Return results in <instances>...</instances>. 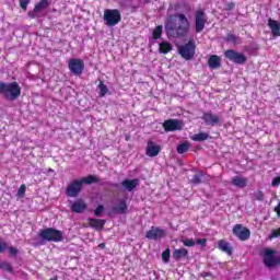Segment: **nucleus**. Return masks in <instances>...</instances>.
Masks as SVG:
<instances>
[{
    "label": "nucleus",
    "instance_id": "nucleus-33",
    "mask_svg": "<svg viewBox=\"0 0 280 280\" xmlns=\"http://www.w3.org/2000/svg\"><path fill=\"white\" fill-rule=\"evenodd\" d=\"M98 89H100V97H105L106 93H108V86L106 84H104V81H101L98 84Z\"/></svg>",
    "mask_w": 280,
    "mask_h": 280
},
{
    "label": "nucleus",
    "instance_id": "nucleus-17",
    "mask_svg": "<svg viewBox=\"0 0 280 280\" xmlns=\"http://www.w3.org/2000/svg\"><path fill=\"white\" fill-rule=\"evenodd\" d=\"M145 154L151 159H154V156H159V154H161V145L156 144L154 141H148Z\"/></svg>",
    "mask_w": 280,
    "mask_h": 280
},
{
    "label": "nucleus",
    "instance_id": "nucleus-38",
    "mask_svg": "<svg viewBox=\"0 0 280 280\" xmlns=\"http://www.w3.org/2000/svg\"><path fill=\"white\" fill-rule=\"evenodd\" d=\"M182 242L184 246H187L188 248H194V246H196V241L191 238H185Z\"/></svg>",
    "mask_w": 280,
    "mask_h": 280
},
{
    "label": "nucleus",
    "instance_id": "nucleus-9",
    "mask_svg": "<svg viewBox=\"0 0 280 280\" xmlns=\"http://www.w3.org/2000/svg\"><path fill=\"white\" fill-rule=\"evenodd\" d=\"M68 69L72 75H80L84 73V60L72 58L68 62Z\"/></svg>",
    "mask_w": 280,
    "mask_h": 280
},
{
    "label": "nucleus",
    "instance_id": "nucleus-7",
    "mask_svg": "<svg viewBox=\"0 0 280 280\" xmlns=\"http://www.w3.org/2000/svg\"><path fill=\"white\" fill-rule=\"evenodd\" d=\"M224 57L233 62L234 65H246L248 58L243 52H240L235 49H228L224 51Z\"/></svg>",
    "mask_w": 280,
    "mask_h": 280
},
{
    "label": "nucleus",
    "instance_id": "nucleus-13",
    "mask_svg": "<svg viewBox=\"0 0 280 280\" xmlns=\"http://www.w3.org/2000/svg\"><path fill=\"white\" fill-rule=\"evenodd\" d=\"M165 235H167L165 233V230H163L161 228H155V226H151V229L149 231H147V233H145L147 240H151L153 242L163 240V237H165Z\"/></svg>",
    "mask_w": 280,
    "mask_h": 280
},
{
    "label": "nucleus",
    "instance_id": "nucleus-43",
    "mask_svg": "<svg viewBox=\"0 0 280 280\" xmlns=\"http://www.w3.org/2000/svg\"><path fill=\"white\" fill-rule=\"evenodd\" d=\"M196 244H197L198 246H201V248H205V247L207 246V238H198V240L196 241Z\"/></svg>",
    "mask_w": 280,
    "mask_h": 280
},
{
    "label": "nucleus",
    "instance_id": "nucleus-2",
    "mask_svg": "<svg viewBox=\"0 0 280 280\" xmlns=\"http://www.w3.org/2000/svg\"><path fill=\"white\" fill-rule=\"evenodd\" d=\"M0 95L10 102H14L21 97V85L16 81L11 83L0 82Z\"/></svg>",
    "mask_w": 280,
    "mask_h": 280
},
{
    "label": "nucleus",
    "instance_id": "nucleus-23",
    "mask_svg": "<svg viewBox=\"0 0 280 280\" xmlns=\"http://www.w3.org/2000/svg\"><path fill=\"white\" fill-rule=\"evenodd\" d=\"M187 257H189V250H187V248H179L173 252V259H175V261L187 259Z\"/></svg>",
    "mask_w": 280,
    "mask_h": 280
},
{
    "label": "nucleus",
    "instance_id": "nucleus-42",
    "mask_svg": "<svg viewBox=\"0 0 280 280\" xmlns=\"http://www.w3.org/2000/svg\"><path fill=\"white\" fill-rule=\"evenodd\" d=\"M264 191L261 190H258L256 194H255V200H258V202H264Z\"/></svg>",
    "mask_w": 280,
    "mask_h": 280
},
{
    "label": "nucleus",
    "instance_id": "nucleus-41",
    "mask_svg": "<svg viewBox=\"0 0 280 280\" xmlns=\"http://www.w3.org/2000/svg\"><path fill=\"white\" fill-rule=\"evenodd\" d=\"M8 250V242H4L0 238V255Z\"/></svg>",
    "mask_w": 280,
    "mask_h": 280
},
{
    "label": "nucleus",
    "instance_id": "nucleus-45",
    "mask_svg": "<svg viewBox=\"0 0 280 280\" xmlns=\"http://www.w3.org/2000/svg\"><path fill=\"white\" fill-rule=\"evenodd\" d=\"M225 10H226L228 12H231V11L235 10V3H234V2H229V3L226 4V7H225Z\"/></svg>",
    "mask_w": 280,
    "mask_h": 280
},
{
    "label": "nucleus",
    "instance_id": "nucleus-21",
    "mask_svg": "<svg viewBox=\"0 0 280 280\" xmlns=\"http://www.w3.org/2000/svg\"><path fill=\"white\" fill-rule=\"evenodd\" d=\"M208 67L210 69H220L222 67V59L218 55H211L208 59Z\"/></svg>",
    "mask_w": 280,
    "mask_h": 280
},
{
    "label": "nucleus",
    "instance_id": "nucleus-47",
    "mask_svg": "<svg viewBox=\"0 0 280 280\" xmlns=\"http://www.w3.org/2000/svg\"><path fill=\"white\" fill-rule=\"evenodd\" d=\"M200 277H202L203 279H207V277H211V272H201Z\"/></svg>",
    "mask_w": 280,
    "mask_h": 280
},
{
    "label": "nucleus",
    "instance_id": "nucleus-14",
    "mask_svg": "<svg viewBox=\"0 0 280 280\" xmlns=\"http://www.w3.org/2000/svg\"><path fill=\"white\" fill-rule=\"evenodd\" d=\"M47 8H49V0H40L35 4L32 11H28L27 16L30 19H38V14H40L43 10H47Z\"/></svg>",
    "mask_w": 280,
    "mask_h": 280
},
{
    "label": "nucleus",
    "instance_id": "nucleus-12",
    "mask_svg": "<svg viewBox=\"0 0 280 280\" xmlns=\"http://www.w3.org/2000/svg\"><path fill=\"white\" fill-rule=\"evenodd\" d=\"M162 126L165 132H176V130H183V126H185V124H183V120L167 119L164 120Z\"/></svg>",
    "mask_w": 280,
    "mask_h": 280
},
{
    "label": "nucleus",
    "instance_id": "nucleus-10",
    "mask_svg": "<svg viewBox=\"0 0 280 280\" xmlns=\"http://www.w3.org/2000/svg\"><path fill=\"white\" fill-rule=\"evenodd\" d=\"M205 25H207V13L202 10H197L195 12V32L200 34L205 30Z\"/></svg>",
    "mask_w": 280,
    "mask_h": 280
},
{
    "label": "nucleus",
    "instance_id": "nucleus-35",
    "mask_svg": "<svg viewBox=\"0 0 280 280\" xmlns=\"http://www.w3.org/2000/svg\"><path fill=\"white\" fill-rule=\"evenodd\" d=\"M172 256V250L170 248H166L162 253V260L164 264H170V257Z\"/></svg>",
    "mask_w": 280,
    "mask_h": 280
},
{
    "label": "nucleus",
    "instance_id": "nucleus-46",
    "mask_svg": "<svg viewBox=\"0 0 280 280\" xmlns=\"http://www.w3.org/2000/svg\"><path fill=\"white\" fill-rule=\"evenodd\" d=\"M279 185H280V176L275 177V178L272 179V182H271V186H272V187H279Z\"/></svg>",
    "mask_w": 280,
    "mask_h": 280
},
{
    "label": "nucleus",
    "instance_id": "nucleus-34",
    "mask_svg": "<svg viewBox=\"0 0 280 280\" xmlns=\"http://www.w3.org/2000/svg\"><path fill=\"white\" fill-rule=\"evenodd\" d=\"M163 35V26L159 25L153 31V40H159L161 36Z\"/></svg>",
    "mask_w": 280,
    "mask_h": 280
},
{
    "label": "nucleus",
    "instance_id": "nucleus-50",
    "mask_svg": "<svg viewBox=\"0 0 280 280\" xmlns=\"http://www.w3.org/2000/svg\"><path fill=\"white\" fill-rule=\"evenodd\" d=\"M113 187H119V184H113Z\"/></svg>",
    "mask_w": 280,
    "mask_h": 280
},
{
    "label": "nucleus",
    "instance_id": "nucleus-1",
    "mask_svg": "<svg viewBox=\"0 0 280 280\" xmlns=\"http://www.w3.org/2000/svg\"><path fill=\"white\" fill-rule=\"evenodd\" d=\"M165 31L171 38H183L189 33V20L183 13L171 15Z\"/></svg>",
    "mask_w": 280,
    "mask_h": 280
},
{
    "label": "nucleus",
    "instance_id": "nucleus-29",
    "mask_svg": "<svg viewBox=\"0 0 280 280\" xmlns=\"http://www.w3.org/2000/svg\"><path fill=\"white\" fill-rule=\"evenodd\" d=\"M0 270H4V272H9L10 275H14V267L9 261H0Z\"/></svg>",
    "mask_w": 280,
    "mask_h": 280
},
{
    "label": "nucleus",
    "instance_id": "nucleus-3",
    "mask_svg": "<svg viewBox=\"0 0 280 280\" xmlns=\"http://www.w3.org/2000/svg\"><path fill=\"white\" fill-rule=\"evenodd\" d=\"M39 237L44 242H62V240H65V234L62 231L54 228H47L39 231Z\"/></svg>",
    "mask_w": 280,
    "mask_h": 280
},
{
    "label": "nucleus",
    "instance_id": "nucleus-20",
    "mask_svg": "<svg viewBox=\"0 0 280 280\" xmlns=\"http://www.w3.org/2000/svg\"><path fill=\"white\" fill-rule=\"evenodd\" d=\"M139 185V179H124L121 182V187L126 189V191H135L137 189V186Z\"/></svg>",
    "mask_w": 280,
    "mask_h": 280
},
{
    "label": "nucleus",
    "instance_id": "nucleus-44",
    "mask_svg": "<svg viewBox=\"0 0 280 280\" xmlns=\"http://www.w3.org/2000/svg\"><path fill=\"white\" fill-rule=\"evenodd\" d=\"M277 237H280V232H279V230H273L271 232V234L269 235V240H275Z\"/></svg>",
    "mask_w": 280,
    "mask_h": 280
},
{
    "label": "nucleus",
    "instance_id": "nucleus-28",
    "mask_svg": "<svg viewBox=\"0 0 280 280\" xmlns=\"http://www.w3.org/2000/svg\"><path fill=\"white\" fill-rule=\"evenodd\" d=\"M225 43H233V45H242V37H237L231 33H228L225 37Z\"/></svg>",
    "mask_w": 280,
    "mask_h": 280
},
{
    "label": "nucleus",
    "instance_id": "nucleus-11",
    "mask_svg": "<svg viewBox=\"0 0 280 280\" xmlns=\"http://www.w3.org/2000/svg\"><path fill=\"white\" fill-rule=\"evenodd\" d=\"M233 235L241 240V242H246L250 240V230L248 228H244L242 224L234 225L232 230Z\"/></svg>",
    "mask_w": 280,
    "mask_h": 280
},
{
    "label": "nucleus",
    "instance_id": "nucleus-31",
    "mask_svg": "<svg viewBox=\"0 0 280 280\" xmlns=\"http://www.w3.org/2000/svg\"><path fill=\"white\" fill-rule=\"evenodd\" d=\"M189 148H191V144L189 142L185 141L177 145V154H185V152H189Z\"/></svg>",
    "mask_w": 280,
    "mask_h": 280
},
{
    "label": "nucleus",
    "instance_id": "nucleus-4",
    "mask_svg": "<svg viewBox=\"0 0 280 280\" xmlns=\"http://www.w3.org/2000/svg\"><path fill=\"white\" fill-rule=\"evenodd\" d=\"M261 257L266 268H277V266H280V256L277 255L275 249L264 248Z\"/></svg>",
    "mask_w": 280,
    "mask_h": 280
},
{
    "label": "nucleus",
    "instance_id": "nucleus-26",
    "mask_svg": "<svg viewBox=\"0 0 280 280\" xmlns=\"http://www.w3.org/2000/svg\"><path fill=\"white\" fill-rule=\"evenodd\" d=\"M174 49V46L170 44L168 42H162L160 43L159 51L160 54H170Z\"/></svg>",
    "mask_w": 280,
    "mask_h": 280
},
{
    "label": "nucleus",
    "instance_id": "nucleus-40",
    "mask_svg": "<svg viewBox=\"0 0 280 280\" xmlns=\"http://www.w3.org/2000/svg\"><path fill=\"white\" fill-rule=\"evenodd\" d=\"M19 2H20V8L23 10V12H27L30 0H19Z\"/></svg>",
    "mask_w": 280,
    "mask_h": 280
},
{
    "label": "nucleus",
    "instance_id": "nucleus-22",
    "mask_svg": "<svg viewBox=\"0 0 280 280\" xmlns=\"http://www.w3.org/2000/svg\"><path fill=\"white\" fill-rule=\"evenodd\" d=\"M218 248L219 250H222V253H226L229 257L233 255V246H231V243L224 240L219 241Z\"/></svg>",
    "mask_w": 280,
    "mask_h": 280
},
{
    "label": "nucleus",
    "instance_id": "nucleus-16",
    "mask_svg": "<svg viewBox=\"0 0 280 280\" xmlns=\"http://www.w3.org/2000/svg\"><path fill=\"white\" fill-rule=\"evenodd\" d=\"M202 121H205L206 126H220V116L213 115L211 112L203 113L201 117Z\"/></svg>",
    "mask_w": 280,
    "mask_h": 280
},
{
    "label": "nucleus",
    "instance_id": "nucleus-27",
    "mask_svg": "<svg viewBox=\"0 0 280 280\" xmlns=\"http://www.w3.org/2000/svg\"><path fill=\"white\" fill-rule=\"evenodd\" d=\"M191 141H197L201 143L202 141H207L209 139V133L207 132H199L195 133L194 136L190 137Z\"/></svg>",
    "mask_w": 280,
    "mask_h": 280
},
{
    "label": "nucleus",
    "instance_id": "nucleus-48",
    "mask_svg": "<svg viewBox=\"0 0 280 280\" xmlns=\"http://www.w3.org/2000/svg\"><path fill=\"white\" fill-rule=\"evenodd\" d=\"M276 212L278 213V217L280 218V206L278 208H276Z\"/></svg>",
    "mask_w": 280,
    "mask_h": 280
},
{
    "label": "nucleus",
    "instance_id": "nucleus-25",
    "mask_svg": "<svg viewBox=\"0 0 280 280\" xmlns=\"http://www.w3.org/2000/svg\"><path fill=\"white\" fill-rule=\"evenodd\" d=\"M232 185L238 187V189H244L248 185V179L246 177L234 176L232 178Z\"/></svg>",
    "mask_w": 280,
    "mask_h": 280
},
{
    "label": "nucleus",
    "instance_id": "nucleus-15",
    "mask_svg": "<svg viewBox=\"0 0 280 280\" xmlns=\"http://www.w3.org/2000/svg\"><path fill=\"white\" fill-rule=\"evenodd\" d=\"M110 213L126 215L128 213V202H126V199H120L119 202L114 205L110 209Z\"/></svg>",
    "mask_w": 280,
    "mask_h": 280
},
{
    "label": "nucleus",
    "instance_id": "nucleus-24",
    "mask_svg": "<svg viewBox=\"0 0 280 280\" xmlns=\"http://www.w3.org/2000/svg\"><path fill=\"white\" fill-rule=\"evenodd\" d=\"M268 27L271 30L272 36H280V23L276 20H272V18H269L268 20Z\"/></svg>",
    "mask_w": 280,
    "mask_h": 280
},
{
    "label": "nucleus",
    "instance_id": "nucleus-39",
    "mask_svg": "<svg viewBox=\"0 0 280 280\" xmlns=\"http://www.w3.org/2000/svg\"><path fill=\"white\" fill-rule=\"evenodd\" d=\"M27 189V186L25 184H22L18 190V196L19 198H24L25 197V191Z\"/></svg>",
    "mask_w": 280,
    "mask_h": 280
},
{
    "label": "nucleus",
    "instance_id": "nucleus-6",
    "mask_svg": "<svg viewBox=\"0 0 280 280\" xmlns=\"http://www.w3.org/2000/svg\"><path fill=\"white\" fill-rule=\"evenodd\" d=\"M178 54L184 60H192L196 56V42L189 39L187 44L179 46Z\"/></svg>",
    "mask_w": 280,
    "mask_h": 280
},
{
    "label": "nucleus",
    "instance_id": "nucleus-8",
    "mask_svg": "<svg viewBox=\"0 0 280 280\" xmlns=\"http://www.w3.org/2000/svg\"><path fill=\"white\" fill-rule=\"evenodd\" d=\"M82 187L84 186L81 179H74L68 185L66 189V196H68L69 198H78V196H80V192L82 191Z\"/></svg>",
    "mask_w": 280,
    "mask_h": 280
},
{
    "label": "nucleus",
    "instance_id": "nucleus-30",
    "mask_svg": "<svg viewBox=\"0 0 280 280\" xmlns=\"http://www.w3.org/2000/svg\"><path fill=\"white\" fill-rule=\"evenodd\" d=\"M82 185H93V183H100V179L95 175H89L88 177H83L80 179Z\"/></svg>",
    "mask_w": 280,
    "mask_h": 280
},
{
    "label": "nucleus",
    "instance_id": "nucleus-49",
    "mask_svg": "<svg viewBox=\"0 0 280 280\" xmlns=\"http://www.w3.org/2000/svg\"><path fill=\"white\" fill-rule=\"evenodd\" d=\"M98 246H100L101 248H106V244H104V243H101Z\"/></svg>",
    "mask_w": 280,
    "mask_h": 280
},
{
    "label": "nucleus",
    "instance_id": "nucleus-32",
    "mask_svg": "<svg viewBox=\"0 0 280 280\" xmlns=\"http://www.w3.org/2000/svg\"><path fill=\"white\" fill-rule=\"evenodd\" d=\"M202 178H205V173L200 172V173H197L192 176L190 183L192 185H200L202 184Z\"/></svg>",
    "mask_w": 280,
    "mask_h": 280
},
{
    "label": "nucleus",
    "instance_id": "nucleus-18",
    "mask_svg": "<svg viewBox=\"0 0 280 280\" xmlns=\"http://www.w3.org/2000/svg\"><path fill=\"white\" fill-rule=\"evenodd\" d=\"M106 224V220L104 219H96V218H89L88 219V226L90 229H94V231H104V226Z\"/></svg>",
    "mask_w": 280,
    "mask_h": 280
},
{
    "label": "nucleus",
    "instance_id": "nucleus-19",
    "mask_svg": "<svg viewBox=\"0 0 280 280\" xmlns=\"http://www.w3.org/2000/svg\"><path fill=\"white\" fill-rule=\"evenodd\" d=\"M70 209L73 213H84L88 206L86 202H84V199H78L71 205Z\"/></svg>",
    "mask_w": 280,
    "mask_h": 280
},
{
    "label": "nucleus",
    "instance_id": "nucleus-36",
    "mask_svg": "<svg viewBox=\"0 0 280 280\" xmlns=\"http://www.w3.org/2000/svg\"><path fill=\"white\" fill-rule=\"evenodd\" d=\"M9 257H19V248L8 245Z\"/></svg>",
    "mask_w": 280,
    "mask_h": 280
},
{
    "label": "nucleus",
    "instance_id": "nucleus-5",
    "mask_svg": "<svg viewBox=\"0 0 280 280\" xmlns=\"http://www.w3.org/2000/svg\"><path fill=\"white\" fill-rule=\"evenodd\" d=\"M103 19L107 27H115L121 22V11L119 9H106Z\"/></svg>",
    "mask_w": 280,
    "mask_h": 280
},
{
    "label": "nucleus",
    "instance_id": "nucleus-37",
    "mask_svg": "<svg viewBox=\"0 0 280 280\" xmlns=\"http://www.w3.org/2000/svg\"><path fill=\"white\" fill-rule=\"evenodd\" d=\"M104 205H98L96 209L94 210L95 218H102V213H104Z\"/></svg>",
    "mask_w": 280,
    "mask_h": 280
}]
</instances>
